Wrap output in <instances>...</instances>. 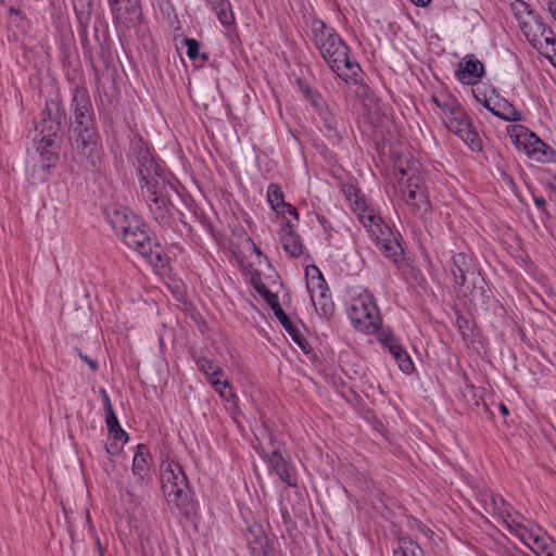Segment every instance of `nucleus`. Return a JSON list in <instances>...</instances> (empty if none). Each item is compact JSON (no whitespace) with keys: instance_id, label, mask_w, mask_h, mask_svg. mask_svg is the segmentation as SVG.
<instances>
[{"instance_id":"a19ab883","label":"nucleus","mask_w":556,"mask_h":556,"mask_svg":"<svg viewBox=\"0 0 556 556\" xmlns=\"http://www.w3.org/2000/svg\"><path fill=\"white\" fill-rule=\"evenodd\" d=\"M514 11L519 25L521 24V15H525L526 13H534L529 9V5L523 1H518L514 5Z\"/></svg>"},{"instance_id":"6e6d98bb","label":"nucleus","mask_w":556,"mask_h":556,"mask_svg":"<svg viewBox=\"0 0 556 556\" xmlns=\"http://www.w3.org/2000/svg\"><path fill=\"white\" fill-rule=\"evenodd\" d=\"M96 543H97V546H98V548H99V551H100V556H103L100 540H99V539H97V542H96Z\"/></svg>"},{"instance_id":"13d9d810","label":"nucleus","mask_w":556,"mask_h":556,"mask_svg":"<svg viewBox=\"0 0 556 556\" xmlns=\"http://www.w3.org/2000/svg\"><path fill=\"white\" fill-rule=\"evenodd\" d=\"M52 159H55V155L51 153V154L47 157V160H48V161H51Z\"/></svg>"},{"instance_id":"603ef678","label":"nucleus","mask_w":556,"mask_h":556,"mask_svg":"<svg viewBox=\"0 0 556 556\" xmlns=\"http://www.w3.org/2000/svg\"><path fill=\"white\" fill-rule=\"evenodd\" d=\"M534 203L539 208H543L545 206V200L543 198H535Z\"/></svg>"},{"instance_id":"4c0bfd02","label":"nucleus","mask_w":556,"mask_h":556,"mask_svg":"<svg viewBox=\"0 0 556 556\" xmlns=\"http://www.w3.org/2000/svg\"><path fill=\"white\" fill-rule=\"evenodd\" d=\"M317 111L324 122V126L326 127V129L329 131H336L338 126V121L336 116L331 112H329L325 106Z\"/></svg>"},{"instance_id":"b1692460","label":"nucleus","mask_w":556,"mask_h":556,"mask_svg":"<svg viewBox=\"0 0 556 556\" xmlns=\"http://www.w3.org/2000/svg\"><path fill=\"white\" fill-rule=\"evenodd\" d=\"M343 193L346 198V200L350 201L353 212L356 214L357 218H361V210L364 211H370L371 207H369L366 203L365 198L359 194L358 189L353 185H345L343 187Z\"/></svg>"},{"instance_id":"c03bdc74","label":"nucleus","mask_w":556,"mask_h":556,"mask_svg":"<svg viewBox=\"0 0 556 556\" xmlns=\"http://www.w3.org/2000/svg\"><path fill=\"white\" fill-rule=\"evenodd\" d=\"M253 286L256 292L264 299L265 296L269 295L270 290L258 279H253Z\"/></svg>"},{"instance_id":"7ed1b4c3","label":"nucleus","mask_w":556,"mask_h":556,"mask_svg":"<svg viewBox=\"0 0 556 556\" xmlns=\"http://www.w3.org/2000/svg\"><path fill=\"white\" fill-rule=\"evenodd\" d=\"M161 483L164 496L172 509L188 516L192 509L189 482L181 465L165 459L160 466Z\"/></svg>"},{"instance_id":"79ce46f5","label":"nucleus","mask_w":556,"mask_h":556,"mask_svg":"<svg viewBox=\"0 0 556 556\" xmlns=\"http://www.w3.org/2000/svg\"><path fill=\"white\" fill-rule=\"evenodd\" d=\"M102 395H103V402H104V409H105V416H110L112 422L115 421V413L113 410V407H112V404H111V400L106 393L105 390H102L101 391Z\"/></svg>"},{"instance_id":"09e8293b","label":"nucleus","mask_w":556,"mask_h":556,"mask_svg":"<svg viewBox=\"0 0 556 556\" xmlns=\"http://www.w3.org/2000/svg\"><path fill=\"white\" fill-rule=\"evenodd\" d=\"M55 132L49 134L48 136L42 137V142H46L47 146L51 147L54 142Z\"/></svg>"},{"instance_id":"dca6fc26","label":"nucleus","mask_w":556,"mask_h":556,"mask_svg":"<svg viewBox=\"0 0 556 556\" xmlns=\"http://www.w3.org/2000/svg\"><path fill=\"white\" fill-rule=\"evenodd\" d=\"M484 74L483 64L473 55L465 56L455 72L456 78L464 85H475Z\"/></svg>"},{"instance_id":"8fccbe9b","label":"nucleus","mask_w":556,"mask_h":556,"mask_svg":"<svg viewBox=\"0 0 556 556\" xmlns=\"http://www.w3.org/2000/svg\"><path fill=\"white\" fill-rule=\"evenodd\" d=\"M414 4L418 7H427L431 0H410Z\"/></svg>"},{"instance_id":"f257e3e1","label":"nucleus","mask_w":556,"mask_h":556,"mask_svg":"<svg viewBox=\"0 0 556 556\" xmlns=\"http://www.w3.org/2000/svg\"><path fill=\"white\" fill-rule=\"evenodd\" d=\"M130 160L137 168L142 195L154 219L160 225H168L173 217L174 205L170 199L176 193L175 186L141 139L131 141Z\"/></svg>"},{"instance_id":"c9c22d12","label":"nucleus","mask_w":556,"mask_h":556,"mask_svg":"<svg viewBox=\"0 0 556 556\" xmlns=\"http://www.w3.org/2000/svg\"><path fill=\"white\" fill-rule=\"evenodd\" d=\"M185 45L187 47V55L190 60L201 58L202 61H207L208 55L206 53H200V42L193 38H186Z\"/></svg>"},{"instance_id":"4d7b16f0","label":"nucleus","mask_w":556,"mask_h":556,"mask_svg":"<svg viewBox=\"0 0 556 556\" xmlns=\"http://www.w3.org/2000/svg\"><path fill=\"white\" fill-rule=\"evenodd\" d=\"M96 543H97V546H98V548H99V551H100V556H103L100 540H99V539H97V542H96Z\"/></svg>"},{"instance_id":"c756f323","label":"nucleus","mask_w":556,"mask_h":556,"mask_svg":"<svg viewBox=\"0 0 556 556\" xmlns=\"http://www.w3.org/2000/svg\"><path fill=\"white\" fill-rule=\"evenodd\" d=\"M78 22L88 24L92 13V0H72Z\"/></svg>"},{"instance_id":"bb28decb","label":"nucleus","mask_w":556,"mask_h":556,"mask_svg":"<svg viewBox=\"0 0 556 556\" xmlns=\"http://www.w3.org/2000/svg\"><path fill=\"white\" fill-rule=\"evenodd\" d=\"M267 201L270 207L278 214H285V202L283 192L277 184H270L267 189Z\"/></svg>"},{"instance_id":"6ab92c4d","label":"nucleus","mask_w":556,"mask_h":556,"mask_svg":"<svg viewBox=\"0 0 556 556\" xmlns=\"http://www.w3.org/2000/svg\"><path fill=\"white\" fill-rule=\"evenodd\" d=\"M106 219L117 236L122 237L139 218L123 206H114L106 211Z\"/></svg>"},{"instance_id":"cd10ccee","label":"nucleus","mask_w":556,"mask_h":556,"mask_svg":"<svg viewBox=\"0 0 556 556\" xmlns=\"http://www.w3.org/2000/svg\"><path fill=\"white\" fill-rule=\"evenodd\" d=\"M393 358L399 365V368L405 372L410 374L414 370V363L407 352L397 343L389 349Z\"/></svg>"},{"instance_id":"423d86ee","label":"nucleus","mask_w":556,"mask_h":556,"mask_svg":"<svg viewBox=\"0 0 556 556\" xmlns=\"http://www.w3.org/2000/svg\"><path fill=\"white\" fill-rule=\"evenodd\" d=\"M349 317L356 329L367 334L377 332L382 324L377 303L368 291L352 300Z\"/></svg>"},{"instance_id":"412c9836","label":"nucleus","mask_w":556,"mask_h":556,"mask_svg":"<svg viewBox=\"0 0 556 556\" xmlns=\"http://www.w3.org/2000/svg\"><path fill=\"white\" fill-rule=\"evenodd\" d=\"M485 108L495 116L507 122L521 121V114L505 99L488 100Z\"/></svg>"},{"instance_id":"72a5a7b5","label":"nucleus","mask_w":556,"mask_h":556,"mask_svg":"<svg viewBox=\"0 0 556 556\" xmlns=\"http://www.w3.org/2000/svg\"><path fill=\"white\" fill-rule=\"evenodd\" d=\"M541 47H534L542 55L549 59L554 62V58H556V37H547L544 40L542 39Z\"/></svg>"},{"instance_id":"aec40b11","label":"nucleus","mask_w":556,"mask_h":556,"mask_svg":"<svg viewBox=\"0 0 556 556\" xmlns=\"http://www.w3.org/2000/svg\"><path fill=\"white\" fill-rule=\"evenodd\" d=\"M245 539L252 556H264L273 549L264 529L260 525L249 527Z\"/></svg>"},{"instance_id":"58836bf2","label":"nucleus","mask_w":556,"mask_h":556,"mask_svg":"<svg viewBox=\"0 0 556 556\" xmlns=\"http://www.w3.org/2000/svg\"><path fill=\"white\" fill-rule=\"evenodd\" d=\"M378 336V340L389 350L391 346L397 344L396 339L392 334V332L388 328L379 327L376 332Z\"/></svg>"},{"instance_id":"3c124183","label":"nucleus","mask_w":556,"mask_h":556,"mask_svg":"<svg viewBox=\"0 0 556 556\" xmlns=\"http://www.w3.org/2000/svg\"><path fill=\"white\" fill-rule=\"evenodd\" d=\"M553 36H554L553 30L548 26L545 25V31L542 36V39L544 40L545 38L553 37Z\"/></svg>"},{"instance_id":"f704fd0d","label":"nucleus","mask_w":556,"mask_h":556,"mask_svg":"<svg viewBox=\"0 0 556 556\" xmlns=\"http://www.w3.org/2000/svg\"><path fill=\"white\" fill-rule=\"evenodd\" d=\"M211 383L224 400L229 401L235 396L227 379L222 380V377H217L212 379Z\"/></svg>"},{"instance_id":"864d4df0","label":"nucleus","mask_w":556,"mask_h":556,"mask_svg":"<svg viewBox=\"0 0 556 556\" xmlns=\"http://www.w3.org/2000/svg\"><path fill=\"white\" fill-rule=\"evenodd\" d=\"M457 324H458L459 329H463L465 327V325L467 326L468 321L463 317H458Z\"/></svg>"},{"instance_id":"f03ea898","label":"nucleus","mask_w":556,"mask_h":556,"mask_svg":"<svg viewBox=\"0 0 556 556\" xmlns=\"http://www.w3.org/2000/svg\"><path fill=\"white\" fill-rule=\"evenodd\" d=\"M309 29L314 46L331 71L345 83L357 84L361 66L350 58V49L337 30L319 18L312 20Z\"/></svg>"},{"instance_id":"a18cd8bd","label":"nucleus","mask_w":556,"mask_h":556,"mask_svg":"<svg viewBox=\"0 0 556 556\" xmlns=\"http://www.w3.org/2000/svg\"><path fill=\"white\" fill-rule=\"evenodd\" d=\"M546 144L541 140V144L531 146L526 152L530 155L545 154Z\"/></svg>"},{"instance_id":"0eeeda50","label":"nucleus","mask_w":556,"mask_h":556,"mask_svg":"<svg viewBox=\"0 0 556 556\" xmlns=\"http://www.w3.org/2000/svg\"><path fill=\"white\" fill-rule=\"evenodd\" d=\"M124 243L142 255L151 265L159 266L162 263L163 250L160 244L148 236L143 223L134 220L130 229L122 237Z\"/></svg>"},{"instance_id":"a878e982","label":"nucleus","mask_w":556,"mask_h":556,"mask_svg":"<svg viewBox=\"0 0 556 556\" xmlns=\"http://www.w3.org/2000/svg\"><path fill=\"white\" fill-rule=\"evenodd\" d=\"M207 1L212 5L219 22L224 26H230L233 23L235 16H233V13L230 8L229 0H207Z\"/></svg>"},{"instance_id":"de8ad7c7","label":"nucleus","mask_w":556,"mask_h":556,"mask_svg":"<svg viewBox=\"0 0 556 556\" xmlns=\"http://www.w3.org/2000/svg\"><path fill=\"white\" fill-rule=\"evenodd\" d=\"M288 213L289 215L293 216L295 219H298V211L294 206L287 203V206L285 207V214Z\"/></svg>"},{"instance_id":"f3484780","label":"nucleus","mask_w":556,"mask_h":556,"mask_svg":"<svg viewBox=\"0 0 556 556\" xmlns=\"http://www.w3.org/2000/svg\"><path fill=\"white\" fill-rule=\"evenodd\" d=\"M521 24L519 25L522 34L526 36L530 45L541 47L542 36L545 31V24L538 13H526L521 15Z\"/></svg>"},{"instance_id":"9b49d317","label":"nucleus","mask_w":556,"mask_h":556,"mask_svg":"<svg viewBox=\"0 0 556 556\" xmlns=\"http://www.w3.org/2000/svg\"><path fill=\"white\" fill-rule=\"evenodd\" d=\"M306 287L315 308L320 309L325 316L331 315L333 312L331 294L326 280L316 266L306 269Z\"/></svg>"},{"instance_id":"4be33fe9","label":"nucleus","mask_w":556,"mask_h":556,"mask_svg":"<svg viewBox=\"0 0 556 556\" xmlns=\"http://www.w3.org/2000/svg\"><path fill=\"white\" fill-rule=\"evenodd\" d=\"M280 241L283 250L292 257H299L303 253L300 237L293 231L290 220H286L280 232Z\"/></svg>"},{"instance_id":"5fc2aeb1","label":"nucleus","mask_w":556,"mask_h":556,"mask_svg":"<svg viewBox=\"0 0 556 556\" xmlns=\"http://www.w3.org/2000/svg\"><path fill=\"white\" fill-rule=\"evenodd\" d=\"M500 412L502 413L503 416H507L509 414L508 408L503 403L500 404Z\"/></svg>"},{"instance_id":"f8f14e48","label":"nucleus","mask_w":556,"mask_h":556,"mask_svg":"<svg viewBox=\"0 0 556 556\" xmlns=\"http://www.w3.org/2000/svg\"><path fill=\"white\" fill-rule=\"evenodd\" d=\"M510 529L538 556H556V542L545 533L535 532L519 523L516 519L511 520Z\"/></svg>"},{"instance_id":"ddd939ff","label":"nucleus","mask_w":556,"mask_h":556,"mask_svg":"<svg viewBox=\"0 0 556 556\" xmlns=\"http://www.w3.org/2000/svg\"><path fill=\"white\" fill-rule=\"evenodd\" d=\"M113 21L117 26H137L142 16L140 0H108Z\"/></svg>"},{"instance_id":"20e7f679","label":"nucleus","mask_w":556,"mask_h":556,"mask_svg":"<svg viewBox=\"0 0 556 556\" xmlns=\"http://www.w3.org/2000/svg\"><path fill=\"white\" fill-rule=\"evenodd\" d=\"M417 173L418 164L415 161L408 162L406 167L400 166L396 174V190L410 212L414 215L422 216L430 210V203Z\"/></svg>"},{"instance_id":"4468645a","label":"nucleus","mask_w":556,"mask_h":556,"mask_svg":"<svg viewBox=\"0 0 556 556\" xmlns=\"http://www.w3.org/2000/svg\"><path fill=\"white\" fill-rule=\"evenodd\" d=\"M451 273L454 277V282L459 287L460 292L465 295L470 291L469 280L472 285H476L479 279V274L476 273L472 264V260L465 253H456L451 260ZM482 281V279L480 278Z\"/></svg>"},{"instance_id":"49530a36","label":"nucleus","mask_w":556,"mask_h":556,"mask_svg":"<svg viewBox=\"0 0 556 556\" xmlns=\"http://www.w3.org/2000/svg\"><path fill=\"white\" fill-rule=\"evenodd\" d=\"M79 357L89 366L92 371L98 369V364L87 355H84L81 352H78Z\"/></svg>"},{"instance_id":"1a4fd4ad","label":"nucleus","mask_w":556,"mask_h":556,"mask_svg":"<svg viewBox=\"0 0 556 556\" xmlns=\"http://www.w3.org/2000/svg\"><path fill=\"white\" fill-rule=\"evenodd\" d=\"M73 160L81 167L89 169L97 166L100 153L96 129H83L72 135Z\"/></svg>"},{"instance_id":"7c9ffc66","label":"nucleus","mask_w":556,"mask_h":556,"mask_svg":"<svg viewBox=\"0 0 556 556\" xmlns=\"http://www.w3.org/2000/svg\"><path fill=\"white\" fill-rule=\"evenodd\" d=\"M393 556H425L422 548L410 539H402Z\"/></svg>"},{"instance_id":"bf43d9fd","label":"nucleus","mask_w":556,"mask_h":556,"mask_svg":"<svg viewBox=\"0 0 556 556\" xmlns=\"http://www.w3.org/2000/svg\"><path fill=\"white\" fill-rule=\"evenodd\" d=\"M264 556H274V555H273V549H271L270 552H267V554H266V555H264Z\"/></svg>"},{"instance_id":"c85d7f7f","label":"nucleus","mask_w":556,"mask_h":556,"mask_svg":"<svg viewBox=\"0 0 556 556\" xmlns=\"http://www.w3.org/2000/svg\"><path fill=\"white\" fill-rule=\"evenodd\" d=\"M197 366L201 372L210 377L211 381L212 379L223 377L224 375L222 367L212 359H208L206 357H199L197 359Z\"/></svg>"},{"instance_id":"a211bd4d","label":"nucleus","mask_w":556,"mask_h":556,"mask_svg":"<svg viewBox=\"0 0 556 556\" xmlns=\"http://www.w3.org/2000/svg\"><path fill=\"white\" fill-rule=\"evenodd\" d=\"M151 455L144 444H138L132 459V475L138 479L141 485H147L151 481Z\"/></svg>"},{"instance_id":"2f4dec72","label":"nucleus","mask_w":556,"mask_h":556,"mask_svg":"<svg viewBox=\"0 0 556 556\" xmlns=\"http://www.w3.org/2000/svg\"><path fill=\"white\" fill-rule=\"evenodd\" d=\"M491 504L496 510V513L505 520V522L510 526L513 525L511 520L515 519L510 513V507L506 504L505 500L500 495L491 496Z\"/></svg>"},{"instance_id":"5701e85b","label":"nucleus","mask_w":556,"mask_h":556,"mask_svg":"<svg viewBox=\"0 0 556 556\" xmlns=\"http://www.w3.org/2000/svg\"><path fill=\"white\" fill-rule=\"evenodd\" d=\"M277 319L280 321L287 333L291 337V339L299 345V348L305 353H309L311 346L308 342L303 337L301 330L296 325H294L288 315L283 312L282 308H278L276 312Z\"/></svg>"},{"instance_id":"2eb2a0df","label":"nucleus","mask_w":556,"mask_h":556,"mask_svg":"<svg viewBox=\"0 0 556 556\" xmlns=\"http://www.w3.org/2000/svg\"><path fill=\"white\" fill-rule=\"evenodd\" d=\"M74 110V122L72 132H83V129H94L91 114V104L85 92L76 90L72 99Z\"/></svg>"},{"instance_id":"473e14b6","label":"nucleus","mask_w":556,"mask_h":556,"mask_svg":"<svg viewBox=\"0 0 556 556\" xmlns=\"http://www.w3.org/2000/svg\"><path fill=\"white\" fill-rule=\"evenodd\" d=\"M432 101L435 103V105L441 111V117L443 122L445 121V117H448V113L451 111H455L458 106H460L455 99L450 97L440 98L437 96L432 97Z\"/></svg>"},{"instance_id":"39448f33","label":"nucleus","mask_w":556,"mask_h":556,"mask_svg":"<svg viewBox=\"0 0 556 556\" xmlns=\"http://www.w3.org/2000/svg\"><path fill=\"white\" fill-rule=\"evenodd\" d=\"M359 222L369 232L370 237L377 243L379 250L384 256L391 258L394 263L402 260L403 248L399 241V233L394 232L383 219L371 208L370 211H359Z\"/></svg>"},{"instance_id":"9d476101","label":"nucleus","mask_w":556,"mask_h":556,"mask_svg":"<svg viewBox=\"0 0 556 556\" xmlns=\"http://www.w3.org/2000/svg\"><path fill=\"white\" fill-rule=\"evenodd\" d=\"M448 130L454 132L472 151L482 149V141L476 129L472 127L466 112L462 106L451 111L448 117L443 122Z\"/></svg>"},{"instance_id":"6e6552de","label":"nucleus","mask_w":556,"mask_h":556,"mask_svg":"<svg viewBox=\"0 0 556 556\" xmlns=\"http://www.w3.org/2000/svg\"><path fill=\"white\" fill-rule=\"evenodd\" d=\"M268 444L270 446L268 451L264 447L261 450L262 457L269 464L270 468L275 470L282 482L289 486H296V471L285 447L277 442L271 434H268Z\"/></svg>"},{"instance_id":"ea45409f","label":"nucleus","mask_w":556,"mask_h":556,"mask_svg":"<svg viewBox=\"0 0 556 556\" xmlns=\"http://www.w3.org/2000/svg\"><path fill=\"white\" fill-rule=\"evenodd\" d=\"M305 98L311 102V104L316 109V110H319L321 109L324 105V101H323V98L314 92L309 87H305L302 89Z\"/></svg>"},{"instance_id":"393cba45","label":"nucleus","mask_w":556,"mask_h":556,"mask_svg":"<svg viewBox=\"0 0 556 556\" xmlns=\"http://www.w3.org/2000/svg\"><path fill=\"white\" fill-rule=\"evenodd\" d=\"M511 137H515V143L518 148L522 147L527 151L533 143L541 144V139L533 132H530L523 126H513Z\"/></svg>"},{"instance_id":"e433bc0d","label":"nucleus","mask_w":556,"mask_h":556,"mask_svg":"<svg viewBox=\"0 0 556 556\" xmlns=\"http://www.w3.org/2000/svg\"><path fill=\"white\" fill-rule=\"evenodd\" d=\"M105 422L109 429V432L113 435V438L117 441L126 442L128 440L127 433L121 428L117 417L115 416V421L112 422L110 416H105Z\"/></svg>"},{"instance_id":"37998d69","label":"nucleus","mask_w":556,"mask_h":556,"mask_svg":"<svg viewBox=\"0 0 556 556\" xmlns=\"http://www.w3.org/2000/svg\"><path fill=\"white\" fill-rule=\"evenodd\" d=\"M264 300L268 303L275 315L278 308H282L278 302V296L273 292L265 296Z\"/></svg>"}]
</instances>
